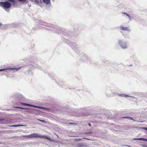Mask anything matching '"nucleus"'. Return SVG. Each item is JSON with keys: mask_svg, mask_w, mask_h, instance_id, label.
I'll return each instance as SVG.
<instances>
[{"mask_svg": "<svg viewBox=\"0 0 147 147\" xmlns=\"http://www.w3.org/2000/svg\"><path fill=\"white\" fill-rule=\"evenodd\" d=\"M45 138L50 141H52V139L46 136L40 135L37 134H34L30 135H28V138Z\"/></svg>", "mask_w": 147, "mask_h": 147, "instance_id": "obj_1", "label": "nucleus"}, {"mask_svg": "<svg viewBox=\"0 0 147 147\" xmlns=\"http://www.w3.org/2000/svg\"><path fill=\"white\" fill-rule=\"evenodd\" d=\"M24 99L21 95H20L19 96H16V100L18 102L23 105L28 106V104L25 103L21 101H24Z\"/></svg>", "mask_w": 147, "mask_h": 147, "instance_id": "obj_2", "label": "nucleus"}, {"mask_svg": "<svg viewBox=\"0 0 147 147\" xmlns=\"http://www.w3.org/2000/svg\"><path fill=\"white\" fill-rule=\"evenodd\" d=\"M0 6L5 8L8 9L11 7V4L7 1L0 2Z\"/></svg>", "mask_w": 147, "mask_h": 147, "instance_id": "obj_3", "label": "nucleus"}, {"mask_svg": "<svg viewBox=\"0 0 147 147\" xmlns=\"http://www.w3.org/2000/svg\"><path fill=\"white\" fill-rule=\"evenodd\" d=\"M21 67H19L18 68H7L4 69H0V71H5L6 70H16V71H18L20 69H21Z\"/></svg>", "mask_w": 147, "mask_h": 147, "instance_id": "obj_4", "label": "nucleus"}, {"mask_svg": "<svg viewBox=\"0 0 147 147\" xmlns=\"http://www.w3.org/2000/svg\"><path fill=\"white\" fill-rule=\"evenodd\" d=\"M118 43L123 49H126L127 48V46L125 42H123L122 41L119 40Z\"/></svg>", "mask_w": 147, "mask_h": 147, "instance_id": "obj_5", "label": "nucleus"}, {"mask_svg": "<svg viewBox=\"0 0 147 147\" xmlns=\"http://www.w3.org/2000/svg\"><path fill=\"white\" fill-rule=\"evenodd\" d=\"M119 28L121 30H122L124 31H130V30L129 29V28L128 27H123V26H120L119 27Z\"/></svg>", "mask_w": 147, "mask_h": 147, "instance_id": "obj_6", "label": "nucleus"}, {"mask_svg": "<svg viewBox=\"0 0 147 147\" xmlns=\"http://www.w3.org/2000/svg\"><path fill=\"white\" fill-rule=\"evenodd\" d=\"M28 106L34 107L37 108H38L40 109H46L47 110H50V109H49L45 108H43L42 107H38V106H34V105H29L28 104Z\"/></svg>", "mask_w": 147, "mask_h": 147, "instance_id": "obj_7", "label": "nucleus"}, {"mask_svg": "<svg viewBox=\"0 0 147 147\" xmlns=\"http://www.w3.org/2000/svg\"><path fill=\"white\" fill-rule=\"evenodd\" d=\"M135 140H143L146 141H147V139L140 138H135L134 139Z\"/></svg>", "mask_w": 147, "mask_h": 147, "instance_id": "obj_8", "label": "nucleus"}, {"mask_svg": "<svg viewBox=\"0 0 147 147\" xmlns=\"http://www.w3.org/2000/svg\"><path fill=\"white\" fill-rule=\"evenodd\" d=\"M122 118H123V119L127 118V119H128L129 120H134L133 118L132 117H122Z\"/></svg>", "mask_w": 147, "mask_h": 147, "instance_id": "obj_9", "label": "nucleus"}, {"mask_svg": "<svg viewBox=\"0 0 147 147\" xmlns=\"http://www.w3.org/2000/svg\"><path fill=\"white\" fill-rule=\"evenodd\" d=\"M43 1L44 3L46 4H48L50 2V0H43Z\"/></svg>", "mask_w": 147, "mask_h": 147, "instance_id": "obj_10", "label": "nucleus"}, {"mask_svg": "<svg viewBox=\"0 0 147 147\" xmlns=\"http://www.w3.org/2000/svg\"><path fill=\"white\" fill-rule=\"evenodd\" d=\"M14 108H17V109H25L24 108L21 107H14Z\"/></svg>", "mask_w": 147, "mask_h": 147, "instance_id": "obj_11", "label": "nucleus"}, {"mask_svg": "<svg viewBox=\"0 0 147 147\" xmlns=\"http://www.w3.org/2000/svg\"><path fill=\"white\" fill-rule=\"evenodd\" d=\"M122 13L123 14H124L126 15L129 18H130L129 15L126 13L122 12Z\"/></svg>", "mask_w": 147, "mask_h": 147, "instance_id": "obj_12", "label": "nucleus"}, {"mask_svg": "<svg viewBox=\"0 0 147 147\" xmlns=\"http://www.w3.org/2000/svg\"><path fill=\"white\" fill-rule=\"evenodd\" d=\"M8 1L11 2H15V0H7Z\"/></svg>", "mask_w": 147, "mask_h": 147, "instance_id": "obj_13", "label": "nucleus"}, {"mask_svg": "<svg viewBox=\"0 0 147 147\" xmlns=\"http://www.w3.org/2000/svg\"><path fill=\"white\" fill-rule=\"evenodd\" d=\"M78 146H83V145L81 144H78Z\"/></svg>", "mask_w": 147, "mask_h": 147, "instance_id": "obj_14", "label": "nucleus"}, {"mask_svg": "<svg viewBox=\"0 0 147 147\" xmlns=\"http://www.w3.org/2000/svg\"><path fill=\"white\" fill-rule=\"evenodd\" d=\"M128 96L126 95V94H124V97H125V98H127V97Z\"/></svg>", "mask_w": 147, "mask_h": 147, "instance_id": "obj_15", "label": "nucleus"}, {"mask_svg": "<svg viewBox=\"0 0 147 147\" xmlns=\"http://www.w3.org/2000/svg\"><path fill=\"white\" fill-rule=\"evenodd\" d=\"M120 96L122 97H124V94H121L120 95Z\"/></svg>", "mask_w": 147, "mask_h": 147, "instance_id": "obj_16", "label": "nucleus"}, {"mask_svg": "<svg viewBox=\"0 0 147 147\" xmlns=\"http://www.w3.org/2000/svg\"><path fill=\"white\" fill-rule=\"evenodd\" d=\"M39 120L40 121L42 122H45L44 120Z\"/></svg>", "mask_w": 147, "mask_h": 147, "instance_id": "obj_17", "label": "nucleus"}, {"mask_svg": "<svg viewBox=\"0 0 147 147\" xmlns=\"http://www.w3.org/2000/svg\"><path fill=\"white\" fill-rule=\"evenodd\" d=\"M142 146L144 147H147V146L145 145H142Z\"/></svg>", "mask_w": 147, "mask_h": 147, "instance_id": "obj_18", "label": "nucleus"}, {"mask_svg": "<svg viewBox=\"0 0 147 147\" xmlns=\"http://www.w3.org/2000/svg\"><path fill=\"white\" fill-rule=\"evenodd\" d=\"M81 140L82 139L81 138H78L77 140H78V141H79V140Z\"/></svg>", "mask_w": 147, "mask_h": 147, "instance_id": "obj_19", "label": "nucleus"}, {"mask_svg": "<svg viewBox=\"0 0 147 147\" xmlns=\"http://www.w3.org/2000/svg\"><path fill=\"white\" fill-rule=\"evenodd\" d=\"M88 124L89 126H91V125L90 123H88Z\"/></svg>", "mask_w": 147, "mask_h": 147, "instance_id": "obj_20", "label": "nucleus"}, {"mask_svg": "<svg viewBox=\"0 0 147 147\" xmlns=\"http://www.w3.org/2000/svg\"><path fill=\"white\" fill-rule=\"evenodd\" d=\"M17 126H19V125H18V126L12 125V126H12V127H16Z\"/></svg>", "mask_w": 147, "mask_h": 147, "instance_id": "obj_21", "label": "nucleus"}, {"mask_svg": "<svg viewBox=\"0 0 147 147\" xmlns=\"http://www.w3.org/2000/svg\"><path fill=\"white\" fill-rule=\"evenodd\" d=\"M69 124H74V123H69Z\"/></svg>", "mask_w": 147, "mask_h": 147, "instance_id": "obj_22", "label": "nucleus"}, {"mask_svg": "<svg viewBox=\"0 0 147 147\" xmlns=\"http://www.w3.org/2000/svg\"><path fill=\"white\" fill-rule=\"evenodd\" d=\"M3 120V119H0V121H2V120Z\"/></svg>", "mask_w": 147, "mask_h": 147, "instance_id": "obj_23", "label": "nucleus"}, {"mask_svg": "<svg viewBox=\"0 0 147 147\" xmlns=\"http://www.w3.org/2000/svg\"><path fill=\"white\" fill-rule=\"evenodd\" d=\"M88 134V133H84V134Z\"/></svg>", "mask_w": 147, "mask_h": 147, "instance_id": "obj_24", "label": "nucleus"}, {"mask_svg": "<svg viewBox=\"0 0 147 147\" xmlns=\"http://www.w3.org/2000/svg\"><path fill=\"white\" fill-rule=\"evenodd\" d=\"M2 24H0V26H1V25H2Z\"/></svg>", "mask_w": 147, "mask_h": 147, "instance_id": "obj_25", "label": "nucleus"}, {"mask_svg": "<svg viewBox=\"0 0 147 147\" xmlns=\"http://www.w3.org/2000/svg\"><path fill=\"white\" fill-rule=\"evenodd\" d=\"M2 143L1 142H0V144H1Z\"/></svg>", "mask_w": 147, "mask_h": 147, "instance_id": "obj_26", "label": "nucleus"}]
</instances>
